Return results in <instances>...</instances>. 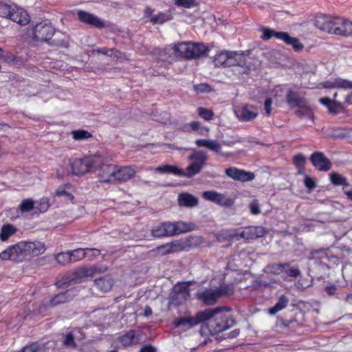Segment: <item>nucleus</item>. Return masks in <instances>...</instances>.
I'll return each instance as SVG.
<instances>
[{
	"instance_id": "obj_47",
	"label": "nucleus",
	"mask_w": 352,
	"mask_h": 352,
	"mask_svg": "<svg viewBox=\"0 0 352 352\" xmlns=\"http://www.w3.org/2000/svg\"><path fill=\"white\" fill-rule=\"evenodd\" d=\"M14 6H11L0 1V16L9 19L10 15L13 12Z\"/></svg>"
},
{
	"instance_id": "obj_28",
	"label": "nucleus",
	"mask_w": 352,
	"mask_h": 352,
	"mask_svg": "<svg viewBox=\"0 0 352 352\" xmlns=\"http://www.w3.org/2000/svg\"><path fill=\"white\" fill-rule=\"evenodd\" d=\"M118 340L124 347H128L132 345L138 344L140 342V338L139 336L136 334L135 331L130 330L124 335L120 336Z\"/></svg>"
},
{
	"instance_id": "obj_42",
	"label": "nucleus",
	"mask_w": 352,
	"mask_h": 352,
	"mask_svg": "<svg viewBox=\"0 0 352 352\" xmlns=\"http://www.w3.org/2000/svg\"><path fill=\"white\" fill-rule=\"evenodd\" d=\"M171 19L170 14L160 12L157 14L153 15L150 17L148 21L153 24H162Z\"/></svg>"
},
{
	"instance_id": "obj_6",
	"label": "nucleus",
	"mask_w": 352,
	"mask_h": 352,
	"mask_svg": "<svg viewBox=\"0 0 352 352\" xmlns=\"http://www.w3.org/2000/svg\"><path fill=\"white\" fill-rule=\"evenodd\" d=\"M266 233L267 231L263 226H248L228 231L227 238L230 240H239L240 239L254 240L263 237Z\"/></svg>"
},
{
	"instance_id": "obj_12",
	"label": "nucleus",
	"mask_w": 352,
	"mask_h": 352,
	"mask_svg": "<svg viewBox=\"0 0 352 352\" xmlns=\"http://www.w3.org/2000/svg\"><path fill=\"white\" fill-rule=\"evenodd\" d=\"M249 54V51H229L228 67L239 66L248 69L247 66V57Z\"/></svg>"
},
{
	"instance_id": "obj_56",
	"label": "nucleus",
	"mask_w": 352,
	"mask_h": 352,
	"mask_svg": "<svg viewBox=\"0 0 352 352\" xmlns=\"http://www.w3.org/2000/svg\"><path fill=\"white\" fill-rule=\"evenodd\" d=\"M342 109V105L340 102L333 100L331 106L329 107L328 111L330 113L336 114L339 112L340 110Z\"/></svg>"
},
{
	"instance_id": "obj_22",
	"label": "nucleus",
	"mask_w": 352,
	"mask_h": 352,
	"mask_svg": "<svg viewBox=\"0 0 352 352\" xmlns=\"http://www.w3.org/2000/svg\"><path fill=\"white\" fill-rule=\"evenodd\" d=\"M170 226L172 236L188 232L195 228L193 223H186L184 221L170 222Z\"/></svg>"
},
{
	"instance_id": "obj_10",
	"label": "nucleus",
	"mask_w": 352,
	"mask_h": 352,
	"mask_svg": "<svg viewBox=\"0 0 352 352\" xmlns=\"http://www.w3.org/2000/svg\"><path fill=\"white\" fill-rule=\"evenodd\" d=\"M313 166L320 171H328L331 168L332 164L325 155L319 151L314 152L309 158Z\"/></svg>"
},
{
	"instance_id": "obj_57",
	"label": "nucleus",
	"mask_w": 352,
	"mask_h": 352,
	"mask_svg": "<svg viewBox=\"0 0 352 352\" xmlns=\"http://www.w3.org/2000/svg\"><path fill=\"white\" fill-rule=\"evenodd\" d=\"M194 90L197 93H206L211 91L210 86L206 83H201L194 85Z\"/></svg>"
},
{
	"instance_id": "obj_4",
	"label": "nucleus",
	"mask_w": 352,
	"mask_h": 352,
	"mask_svg": "<svg viewBox=\"0 0 352 352\" xmlns=\"http://www.w3.org/2000/svg\"><path fill=\"white\" fill-rule=\"evenodd\" d=\"M176 53H179L182 57L186 59H197L207 56L209 52L208 46L203 43L182 42L176 44L173 47Z\"/></svg>"
},
{
	"instance_id": "obj_31",
	"label": "nucleus",
	"mask_w": 352,
	"mask_h": 352,
	"mask_svg": "<svg viewBox=\"0 0 352 352\" xmlns=\"http://www.w3.org/2000/svg\"><path fill=\"white\" fill-rule=\"evenodd\" d=\"M182 130L186 133L192 131L197 132L200 135H205L209 131L208 128L201 126V123L198 121H192L190 123L184 125L182 127Z\"/></svg>"
},
{
	"instance_id": "obj_40",
	"label": "nucleus",
	"mask_w": 352,
	"mask_h": 352,
	"mask_svg": "<svg viewBox=\"0 0 352 352\" xmlns=\"http://www.w3.org/2000/svg\"><path fill=\"white\" fill-rule=\"evenodd\" d=\"M16 228L11 224H6L1 227L0 239L6 241L8 238L16 232Z\"/></svg>"
},
{
	"instance_id": "obj_45",
	"label": "nucleus",
	"mask_w": 352,
	"mask_h": 352,
	"mask_svg": "<svg viewBox=\"0 0 352 352\" xmlns=\"http://www.w3.org/2000/svg\"><path fill=\"white\" fill-rule=\"evenodd\" d=\"M94 52H96L98 54H101L105 56H108L110 57H114V58H118L120 55V52L118 50H116L114 48L108 49L106 47L103 48H98L96 50H94Z\"/></svg>"
},
{
	"instance_id": "obj_18",
	"label": "nucleus",
	"mask_w": 352,
	"mask_h": 352,
	"mask_svg": "<svg viewBox=\"0 0 352 352\" xmlns=\"http://www.w3.org/2000/svg\"><path fill=\"white\" fill-rule=\"evenodd\" d=\"M10 20L21 25H25L30 23V19L28 12L23 8L15 6L13 7V12L10 15Z\"/></svg>"
},
{
	"instance_id": "obj_60",
	"label": "nucleus",
	"mask_w": 352,
	"mask_h": 352,
	"mask_svg": "<svg viewBox=\"0 0 352 352\" xmlns=\"http://www.w3.org/2000/svg\"><path fill=\"white\" fill-rule=\"evenodd\" d=\"M338 88H343V89H352V81H349L348 80H344L342 78H337Z\"/></svg>"
},
{
	"instance_id": "obj_15",
	"label": "nucleus",
	"mask_w": 352,
	"mask_h": 352,
	"mask_svg": "<svg viewBox=\"0 0 352 352\" xmlns=\"http://www.w3.org/2000/svg\"><path fill=\"white\" fill-rule=\"evenodd\" d=\"M220 292V291H217L216 289H205L198 290L196 292V297L205 305H210L217 301Z\"/></svg>"
},
{
	"instance_id": "obj_61",
	"label": "nucleus",
	"mask_w": 352,
	"mask_h": 352,
	"mask_svg": "<svg viewBox=\"0 0 352 352\" xmlns=\"http://www.w3.org/2000/svg\"><path fill=\"white\" fill-rule=\"evenodd\" d=\"M304 184L309 190H312L316 186L315 180L308 175L305 176L304 179Z\"/></svg>"
},
{
	"instance_id": "obj_29",
	"label": "nucleus",
	"mask_w": 352,
	"mask_h": 352,
	"mask_svg": "<svg viewBox=\"0 0 352 352\" xmlns=\"http://www.w3.org/2000/svg\"><path fill=\"white\" fill-rule=\"evenodd\" d=\"M74 296L71 295L69 290L60 292L52 298L48 302V306L54 307L61 304L69 302L73 299Z\"/></svg>"
},
{
	"instance_id": "obj_17",
	"label": "nucleus",
	"mask_w": 352,
	"mask_h": 352,
	"mask_svg": "<svg viewBox=\"0 0 352 352\" xmlns=\"http://www.w3.org/2000/svg\"><path fill=\"white\" fill-rule=\"evenodd\" d=\"M78 19L85 23L90 25L97 28H103L104 23L100 20L97 16L87 12L83 10H79L77 13Z\"/></svg>"
},
{
	"instance_id": "obj_32",
	"label": "nucleus",
	"mask_w": 352,
	"mask_h": 352,
	"mask_svg": "<svg viewBox=\"0 0 352 352\" xmlns=\"http://www.w3.org/2000/svg\"><path fill=\"white\" fill-rule=\"evenodd\" d=\"M201 323L199 318V311L197 313L195 317L189 318H177L173 320V324L175 327L184 326L189 324L190 327L197 325Z\"/></svg>"
},
{
	"instance_id": "obj_48",
	"label": "nucleus",
	"mask_w": 352,
	"mask_h": 352,
	"mask_svg": "<svg viewBox=\"0 0 352 352\" xmlns=\"http://www.w3.org/2000/svg\"><path fill=\"white\" fill-rule=\"evenodd\" d=\"M55 259L56 262L62 265H65L72 263L69 252H60L56 255Z\"/></svg>"
},
{
	"instance_id": "obj_55",
	"label": "nucleus",
	"mask_w": 352,
	"mask_h": 352,
	"mask_svg": "<svg viewBox=\"0 0 352 352\" xmlns=\"http://www.w3.org/2000/svg\"><path fill=\"white\" fill-rule=\"evenodd\" d=\"M155 250L162 256L172 254V252H170V247L168 243L157 246Z\"/></svg>"
},
{
	"instance_id": "obj_5",
	"label": "nucleus",
	"mask_w": 352,
	"mask_h": 352,
	"mask_svg": "<svg viewBox=\"0 0 352 352\" xmlns=\"http://www.w3.org/2000/svg\"><path fill=\"white\" fill-rule=\"evenodd\" d=\"M100 162L101 156L95 155L83 158L72 159L69 160V165L73 175H82L95 170L96 166L99 165Z\"/></svg>"
},
{
	"instance_id": "obj_63",
	"label": "nucleus",
	"mask_w": 352,
	"mask_h": 352,
	"mask_svg": "<svg viewBox=\"0 0 352 352\" xmlns=\"http://www.w3.org/2000/svg\"><path fill=\"white\" fill-rule=\"evenodd\" d=\"M285 273L288 276L296 278L301 274V272L298 268H290L285 270Z\"/></svg>"
},
{
	"instance_id": "obj_39",
	"label": "nucleus",
	"mask_w": 352,
	"mask_h": 352,
	"mask_svg": "<svg viewBox=\"0 0 352 352\" xmlns=\"http://www.w3.org/2000/svg\"><path fill=\"white\" fill-rule=\"evenodd\" d=\"M188 158L190 160L198 162L199 164H203L204 166L206 162L208 160V156L206 152L204 151H194Z\"/></svg>"
},
{
	"instance_id": "obj_14",
	"label": "nucleus",
	"mask_w": 352,
	"mask_h": 352,
	"mask_svg": "<svg viewBox=\"0 0 352 352\" xmlns=\"http://www.w3.org/2000/svg\"><path fill=\"white\" fill-rule=\"evenodd\" d=\"M135 173V170L131 166L118 167L115 166L112 182H125L133 178Z\"/></svg>"
},
{
	"instance_id": "obj_37",
	"label": "nucleus",
	"mask_w": 352,
	"mask_h": 352,
	"mask_svg": "<svg viewBox=\"0 0 352 352\" xmlns=\"http://www.w3.org/2000/svg\"><path fill=\"white\" fill-rule=\"evenodd\" d=\"M204 166L203 164H199L198 162H193L186 168V172H184V175H182V177L190 178L199 173Z\"/></svg>"
},
{
	"instance_id": "obj_50",
	"label": "nucleus",
	"mask_w": 352,
	"mask_h": 352,
	"mask_svg": "<svg viewBox=\"0 0 352 352\" xmlns=\"http://www.w3.org/2000/svg\"><path fill=\"white\" fill-rule=\"evenodd\" d=\"M50 201L47 197H43L38 202H36V208L41 212H46L50 207Z\"/></svg>"
},
{
	"instance_id": "obj_52",
	"label": "nucleus",
	"mask_w": 352,
	"mask_h": 352,
	"mask_svg": "<svg viewBox=\"0 0 352 352\" xmlns=\"http://www.w3.org/2000/svg\"><path fill=\"white\" fill-rule=\"evenodd\" d=\"M175 3L177 6H181L186 8H190L198 5L195 0H175Z\"/></svg>"
},
{
	"instance_id": "obj_38",
	"label": "nucleus",
	"mask_w": 352,
	"mask_h": 352,
	"mask_svg": "<svg viewBox=\"0 0 352 352\" xmlns=\"http://www.w3.org/2000/svg\"><path fill=\"white\" fill-rule=\"evenodd\" d=\"M329 179L331 184L334 186H349V185L347 179L337 172L331 173L329 175Z\"/></svg>"
},
{
	"instance_id": "obj_25",
	"label": "nucleus",
	"mask_w": 352,
	"mask_h": 352,
	"mask_svg": "<svg viewBox=\"0 0 352 352\" xmlns=\"http://www.w3.org/2000/svg\"><path fill=\"white\" fill-rule=\"evenodd\" d=\"M276 38L284 41L287 45L292 46L293 49L299 52L303 49V45L300 42L299 39L296 37L291 36L287 32H283L276 35Z\"/></svg>"
},
{
	"instance_id": "obj_30",
	"label": "nucleus",
	"mask_w": 352,
	"mask_h": 352,
	"mask_svg": "<svg viewBox=\"0 0 352 352\" xmlns=\"http://www.w3.org/2000/svg\"><path fill=\"white\" fill-rule=\"evenodd\" d=\"M152 236L154 237L172 236L170 222H164L155 226L151 230Z\"/></svg>"
},
{
	"instance_id": "obj_11",
	"label": "nucleus",
	"mask_w": 352,
	"mask_h": 352,
	"mask_svg": "<svg viewBox=\"0 0 352 352\" xmlns=\"http://www.w3.org/2000/svg\"><path fill=\"white\" fill-rule=\"evenodd\" d=\"M225 173L233 180L242 182H250L253 180L255 177L253 173L248 172L233 166L226 168Z\"/></svg>"
},
{
	"instance_id": "obj_24",
	"label": "nucleus",
	"mask_w": 352,
	"mask_h": 352,
	"mask_svg": "<svg viewBox=\"0 0 352 352\" xmlns=\"http://www.w3.org/2000/svg\"><path fill=\"white\" fill-rule=\"evenodd\" d=\"M258 116L256 108L251 104H246L243 106L237 113V117L239 120L245 122H248L254 120Z\"/></svg>"
},
{
	"instance_id": "obj_64",
	"label": "nucleus",
	"mask_w": 352,
	"mask_h": 352,
	"mask_svg": "<svg viewBox=\"0 0 352 352\" xmlns=\"http://www.w3.org/2000/svg\"><path fill=\"white\" fill-rule=\"evenodd\" d=\"M55 194L56 196L60 197L63 195H65L69 199H72L74 196L69 192L66 191L63 187H59L56 189Z\"/></svg>"
},
{
	"instance_id": "obj_1",
	"label": "nucleus",
	"mask_w": 352,
	"mask_h": 352,
	"mask_svg": "<svg viewBox=\"0 0 352 352\" xmlns=\"http://www.w3.org/2000/svg\"><path fill=\"white\" fill-rule=\"evenodd\" d=\"M230 311L228 307H217L206 309L199 311V318L201 323H206L211 334H217L232 327L235 320L227 316L226 312Z\"/></svg>"
},
{
	"instance_id": "obj_2",
	"label": "nucleus",
	"mask_w": 352,
	"mask_h": 352,
	"mask_svg": "<svg viewBox=\"0 0 352 352\" xmlns=\"http://www.w3.org/2000/svg\"><path fill=\"white\" fill-rule=\"evenodd\" d=\"M45 250L44 244L39 241H20L0 252V258L3 261L21 262L32 256L40 255Z\"/></svg>"
},
{
	"instance_id": "obj_3",
	"label": "nucleus",
	"mask_w": 352,
	"mask_h": 352,
	"mask_svg": "<svg viewBox=\"0 0 352 352\" xmlns=\"http://www.w3.org/2000/svg\"><path fill=\"white\" fill-rule=\"evenodd\" d=\"M55 32V28L47 19L31 24L27 31L28 35L32 41L39 43L49 42Z\"/></svg>"
},
{
	"instance_id": "obj_9",
	"label": "nucleus",
	"mask_w": 352,
	"mask_h": 352,
	"mask_svg": "<svg viewBox=\"0 0 352 352\" xmlns=\"http://www.w3.org/2000/svg\"><path fill=\"white\" fill-rule=\"evenodd\" d=\"M107 269L103 270L95 265L91 267H84L76 269L72 272L75 284L80 283L85 281L87 277H94L97 274H101L105 272Z\"/></svg>"
},
{
	"instance_id": "obj_19",
	"label": "nucleus",
	"mask_w": 352,
	"mask_h": 352,
	"mask_svg": "<svg viewBox=\"0 0 352 352\" xmlns=\"http://www.w3.org/2000/svg\"><path fill=\"white\" fill-rule=\"evenodd\" d=\"M202 197L206 200L212 201L221 206H231L232 201L226 199L224 201V196L214 190L205 191L202 194Z\"/></svg>"
},
{
	"instance_id": "obj_33",
	"label": "nucleus",
	"mask_w": 352,
	"mask_h": 352,
	"mask_svg": "<svg viewBox=\"0 0 352 352\" xmlns=\"http://www.w3.org/2000/svg\"><path fill=\"white\" fill-rule=\"evenodd\" d=\"M155 171L159 173H172L181 177L184 175L183 170L179 168L177 166L169 164L157 166L155 168Z\"/></svg>"
},
{
	"instance_id": "obj_41",
	"label": "nucleus",
	"mask_w": 352,
	"mask_h": 352,
	"mask_svg": "<svg viewBox=\"0 0 352 352\" xmlns=\"http://www.w3.org/2000/svg\"><path fill=\"white\" fill-rule=\"evenodd\" d=\"M75 284L72 273H67L63 276L59 280H58L55 285L58 288H63L65 287L69 286Z\"/></svg>"
},
{
	"instance_id": "obj_51",
	"label": "nucleus",
	"mask_w": 352,
	"mask_h": 352,
	"mask_svg": "<svg viewBox=\"0 0 352 352\" xmlns=\"http://www.w3.org/2000/svg\"><path fill=\"white\" fill-rule=\"evenodd\" d=\"M197 112L199 116L206 120H210L214 116V113L212 110L204 107H199Z\"/></svg>"
},
{
	"instance_id": "obj_49",
	"label": "nucleus",
	"mask_w": 352,
	"mask_h": 352,
	"mask_svg": "<svg viewBox=\"0 0 352 352\" xmlns=\"http://www.w3.org/2000/svg\"><path fill=\"white\" fill-rule=\"evenodd\" d=\"M261 32H263V35L261 36V38L263 40H269L272 37L274 36L276 38V34L279 33H283V32H275L274 30H272L270 28L263 27L261 29Z\"/></svg>"
},
{
	"instance_id": "obj_54",
	"label": "nucleus",
	"mask_w": 352,
	"mask_h": 352,
	"mask_svg": "<svg viewBox=\"0 0 352 352\" xmlns=\"http://www.w3.org/2000/svg\"><path fill=\"white\" fill-rule=\"evenodd\" d=\"M42 350L43 349L40 345L36 343H32L24 346L20 352H41Z\"/></svg>"
},
{
	"instance_id": "obj_34",
	"label": "nucleus",
	"mask_w": 352,
	"mask_h": 352,
	"mask_svg": "<svg viewBox=\"0 0 352 352\" xmlns=\"http://www.w3.org/2000/svg\"><path fill=\"white\" fill-rule=\"evenodd\" d=\"M87 250L93 251L94 252V254L95 255H99L100 253L99 250L95 249V248H94V249L78 248L73 251H69L72 262H75L76 261H78V260H80V259H82L83 258H85L86 256V254H87L86 251H87Z\"/></svg>"
},
{
	"instance_id": "obj_35",
	"label": "nucleus",
	"mask_w": 352,
	"mask_h": 352,
	"mask_svg": "<svg viewBox=\"0 0 352 352\" xmlns=\"http://www.w3.org/2000/svg\"><path fill=\"white\" fill-rule=\"evenodd\" d=\"M229 51H222L214 57V63L216 67H228Z\"/></svg>"
},
{
	"instance_id": "obj_26",
	"label": "nucleus",
	"mask_w": 352,
	"mask_h": 352,
	"mask_svg": "<svg viewBox=\"0 0 352 352\" xmlns=\"http://www.w3.org/2000/svg\"><path fill=\"white\" fill-rule=\"evenodd\" d=\"M114 284V280L111 276L107 275L103 277L96 278L94 285L101 292H109Z\"/></svg>"
},
{
	"instance_id": "obj_36",
	"label": "nucleus",
	"mask_w": 352,
	"mask_h": 352,
	"mask_svg": "<svg viewBox=\"0 0 352 352\" xmlns=\"http://www.w3.org/2000/svg\"><path fill=\"white\" fill-rule=\"evenodd\" d=\"M289 303V299L285 295H281L278 302L275 304V305L269 309L268 313L271 315H274L276 313L279 312L284 308L287 307Z\"/></svg>"
},
{
	"instance_id": "obj_58",
	"label": "nucleus",
	"mask_w": 352,
	"mask_h": 352,
	"mask_svg": "<svg viewBox=\"0 0 352 352\" xmlns=\"http://www.w3.org/2000/svg\"><path fill=\"white\" fill-rule=\"evenodd\" d=\"M306 162V157L302 154H298L294 156L293 162L296 167L304 166Z\"/></svg>"
},
{
	"instance_id": "obj_27",
	"label": "nucleus",
	"mask_w": 352,
	"mask_h": 352,
	"mask_svg": "<svg viewBox=\"0 0 352 352\" xmlns=\"http://www.w3.org/2000/svg\"><path fill=\"white\" fill-rule=\"evenodd\" d=\"M178 204L180 206L192 208L199 204V199L188 192H182L178 195Z\"/></svg>"
},
{
	"instance_id": "obj_21",
	"label": "nucleus",
	"mask_w": 352,
	"mask_h": 352,
	"mask_svg": "<svg viewBox=\"0 0 352 352\" xmlns=\"http://www.w3.org/2000/svg\"><path fill=\"white\" fill-rule=\"evenodd\" d=\"M195 144L198 147H205L208 150L215 152L217 154L221 156H228V154H225L221 152V145L217 140H209V139H199L195 141Z\"/></svg>"
},
{
	"instance_id": "obj_53",
	"label": "nucleus",
	"mask_w": 352,
	"mask_h": 352,
	"mask_svg": "<svg viewBox=\"0 0 352 352\" xmlns=\"http://www.w3.org/2000/svg\"><path fill=\"white\" fill-rule=\"evenodd\" d=\"M168 243L170 245V252L172 253L183 251L185 248L184 244L179 241H174Z\"/></svg>"
},
{
	"instance_id": "obj_62",
	"label": "nucleus",
	"mask_w": 352,
	"mask_h": 352,
	"mask_svg": "<svg viewBox=\"0 0 352 352\" xmlns=\"http://www.w3.org/2000/svg\"><path fill=\"white\" fill-rule=\"evenodd\" d=\"M3 58L8 63H14L17 58L11 52L5 51Z\"/></svg>"
},
{
	"instance_id": "obj_59",
	"label": "nucleus",
	"mask_w": 352,
	"mask_h": 352,
	"mask_svg": "<svg viewBox=\"0 0 352 352\" xmlns=\"http://www.w3.org/2000/svg\"><path fill=\"white\" fill-rule=\"evenodd\" d=\"M250 210L252 214L256 215L261 212L259 203L257 199H254L250 204Z\"/></svg>"
},
{
	"instance_id": "obj_44",
	"label": "nucleus",
	"mask_w": 352,
	"mask_h": 352,
	"mask_svg": "<svg viewBox=\"0 0 352 352\" xmlns=\"http://www.w3.org/2000/svg\"><path fill=\"white\" fill-rule=\"evenodd\" d=\"M63 344L69 349H77L78 345L74 341V336L72 333L69 332L63 337Z\"/></svg>"
},
{
	"instance_id": "obj_46",
	"label": "nucleus",
	"mask_w": 352,
	"mask_h": 352,
	"mask_svg": "<svg viewBox=\"0 0 352 352\" xmlns=\"http://www.w3.org/2000/svg\"><path fill=\"white\" fill-rule=\"evenodd\" d=\"M35 202L31 199H26L22 201L19 206L21 212H28L34 208Z\"/></svg>"
},
{
	"instance_id": "obj_13",
	"label": "nucleus",
	"mask_w": 352,
	"mask_h": 352,
	"mask_svg": "<svg viewBox=\"0 0 352 352\" xmlns=\"http://www.w3.org/2000/svg\"><path fill=\"white\" fill-rule=\"evenodd\" d=\"M336 25H338V23H336V18H332L329 16H318L315 21V25L317 28L333 34Z\"/></svg>"
},
{
	"instance_id": "obj_43",
	"label": "nucleus",
	"mask_w": 352,
	"mask_h": 352,
	"mask_svg": "<svg viewBox=\"0 0 352 352\" xmlns=\"http://www.w3.org/2000/svg\"><path fill=\"white\" fill-rule=\"evenodd\" d=\"M73 139L75 140H84L92 138V135L88 131L80 129L72 132Z\"/></svg>"
},
{
	"instance_id": "obj_16",
	"label": "nucleus",
	"mask_w": 352,
	"mask_h": 352,
	"mask_svg": "<svg viewBox=\"0 0 352 352\" xmlns=\"http://www.w3.org/2000/svg\"><path fill=\"white\" fill-rule=\"evenodd\" d=\"M102 159L99 165L96 166V168H98V177L100 182L108 183L112 182L113 176L115 165L111 164H102Z\"/></svg>"
},
{
	"instance_id": "obj_23",
	"label": "nucleus",
	"mask_w": 352,
	"mask_h": 352,
	"mask_svg": "<svg viewBox=\"0 0 352 352\" xmlns=\"http://www.w3.org/2000/svg\"><path fill=\"white\" fill-rule=\"evenodd\" d=\"M55 36L54 38H51L47 43L51 47H60L67 49L69 47V36L66 34L57 32L54 34Z\"/></svg>"
},
{
	"instance_id": "obj_7",
	"label": "nucleus",
	"mask_w": 352,
	"mask_h": 352,
	"mask_svg": "<svg viewBox=\"0 0 352 352\" xmlns=\"http://www.w3.org/2000/svg\"><path fill=\"white\" fill-rule=\"evenodd\" d=\"M286 102L291 108L298 107L305 109L306 113L310 120H314V115L311 109L308 106L307 99L302 96L298 92L289 90L286 95Z\"/></svg>"
},
{
	"instance_id": "obj_8",
	"label": "nucleus",
	"mask_w": 352,
	"mask_h": 352,
	"mask_svg": "<svg viewBox=\"0 0 352 352\" xmlns=\"http://www.w3.org/2000/svg\"><path fill=\"white\" fill-rule=\"evenodd\" d=\"M191 282H184L174 287V293L170 302L174 305H179L186 302L190 298V284Z\"/></svg>"
},
{
	"instance_id": "obj_20",
	"label": "nucleus",
	"mask_w": 352,
	"mask_h": 352,
	"mask_svg": "<svg viewBox=\"0 0 352 352\" xmlns=\"http://www.w3.org/2000/svg\"><path fill=\"white\" fill-rule=\"evenodd\" d=\"M334 34L344 36H352V22L343 19L336 18Z\"/></svg>"
}]
</instances>
